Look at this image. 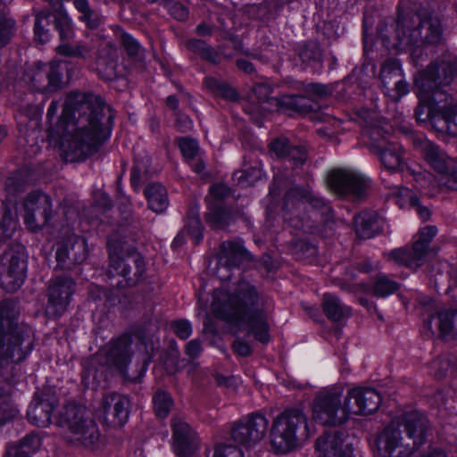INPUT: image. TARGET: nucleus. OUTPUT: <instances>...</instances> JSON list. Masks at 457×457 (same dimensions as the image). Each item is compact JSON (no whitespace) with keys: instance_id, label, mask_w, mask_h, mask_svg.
<instances>
[{"instance_id":"obj_1","label":"nucleus","mask_w":457,"mask_h":457,"mask_svg":"<svg viewBox=\"0 0 457 457\" xmlns=\"http://www.w3.org/2000/svg\"><path fill=\"white\" fill-rule=\"evenodd\" d=\"M114 114L101 96L91 93L71 92L63 104L61 121L71 134L63 144L70 162H79L97 152L111 135Z\"/></svg>"},{"instance_id":"obj_2","label":"nucleus","mask_w":457,"mask_h":457,"mask_svg":"<svg viewBox=\"0 0 457 457\" xmlns=\"http://www.w3.org/2000/svg\"><path fill=\"white\" fill-rule=\"evenodd\" d=\"M20 308L11 299L0 302V427L18 414L12 398V385L6 377L24 361L34 348L31 328L19 322Z\"/></svg>"},{"instance_id":"obj_3","label":"nucleus","mask_w":457,"mask_h":457,"mask_svg":"<svg viewBox=\"0 0 457 457\" xmlns=\"http://www.w3.org/2000/svg\"><path fill=\"white\" fill-rule=\"evenodd\" d=\"M212 309L215 315L228 321H241L248 334L267 344L270 339V320L274 311L272 298L254 285L240 280L233 294L223 289L213 291Z\"/></svg>"},{"instance_id":"obj_4","label":"nucleus","mask_w":457,"mask_h":457,"mask_svg":"<svg viewBox=\"0 0 457 457\" xmlns=\"http://www.w3.org/2000/svg\"><path fill=\"white\" fill-rule=\"evenodd\" d=\"M431 436V423L423 412L404 411L380 432L378 452L382 457H447L441 448L428 445Z\"/></svg>"},{"instance_id":"obj_5","label":"nucleus","mask_w":457,"mask_h":457,"mask_svg":"<svg viewBox=\"0 0 457 457\" xmlns=\"http://www.w3.org/2000/svg\"><path fill=\"white\" fill-rule=\"evenodd\" d=\"M330 210L323 198L309 188L294 187L284 195L282 212L284 220L292 228L304 233L317 234L323 215Z\"/></svg>"},{"instance_id":"obj_6","label":"nucleus","mask_w":457,"mask_h":457,"mask_svg":"<svg viewBox=\"0 0 457 457\" xmlns=\"http://www.w3.org/2000/svg\"><path fill=\"white\" fill-rule=\"evenodd\" d=\"M308 419L297 408L286 409L273 420L270 445L276 453H287L310 437Z\"/></svg>"},{"instance_id":"obj_7","label":"nucleus","mask_w":457,"mask_h":457,"mask_svg":"<svg viewBox=\"0 0 457 457\" xmlns=\"http://www.w3.org/2000/svg\"><path fill=\"white\" fill-rule=\"evenodd\" d=\"M56 422L59 427L67 430L71 442L91 448L99 441L97 425L84 405L74 403L65 404L60 411Z\"/></svg>"},{"instance_id":"obj_8","label":"nucleus","mask_w":457,"mask_h":457,"mask_svg":"<svg viewBox=\"0 0 457 457\" xmlns=\"http://www.w3.org/2000/svg\"><path fill=\"white\" fill-rule=\"evenodd\" d=\"M442 32L438 19L421 20L411 12L400 13L395 24V37L399 45L436 44L441 40Z\"/></svg>"},{"instance_id":"obj_9","label":"nucleus","mask_w":457,"mask_h":457,"mask_svg":"<svg viewBox=\"0 0 457 457\" xmlns=\"http://www.w3.org/2000/svg\"><path fill=\"white\" fill-rule=\"evenodd\" d=\"M348 401L342 386L323 388L313 399L312 417L324 426H341L350 418Z\"/></svg>"},{"instance_id":"obj_10","label":"nucleus","mask_w":457,"mask_h":457,"mask_svg":"<svg viewBox=\"0 0 457 457\" xmlns=\"http://www.w3.org/2000/svg\"><path fill=\"white\" fill-rule=\"evenodd\" d=\"M145 271V264L138 253H110L106 281L112 287H131L140 281Z\"/></svg>"},{"instance_id":"obj_11","label":"nucleus","mask_w":457,"mask_h":457,"mask_svg":"<svg viewBox=\"0 0 457 457\" xmlns=\"http://www.w3.org/2000/svg\"><path fill=\"white\" fill-rule=\"evenodd\" d=\"M457 75V59L445 56L427 67L416 79V85L424 94L431 95L432 100L439 102L437 94L445 93L448 87Z\"/></svg>"},{"instance_id":"obj_12","label":"nucleus","mask_w":457,"mask_h":457,"mask_svg":"<svg viewBox=\"0 0 457 457\" xmlns=\"http://www.w3.org/2000/svg\"><path fill=\"white\" fill-rule=\"evenodd\" d=\"M270 421L261 411L249 413L236 421L230 429L235 444L246 449L254 447L266 436Z\"/></svg>"},{"instance_id":"obj_13","label":"nucleus","mask_w":457,"mask_h":457,"mask_svg":"<svg viewBox=\"0 0 457 457\" xmlns=\"http://www.w3.org/2000/svg\"><path fill=\"white\" fill-rule=\"evenodd\" d=\"M0 262L5 267L1 275L3 287L10 292H15L23 284L27 273V257L25 247L12 243L0 255Z\"/></svg>"},{"instance_id":"obj_14","label":"nucleus","mask_w":457,"mask_h":457,"mask_svg":"<svg viewBox=\"0 0 457 457\" xmlns=\"http://www.w3.org/2000/svg\"><path fill=\"white\" fill-rule=\"evenodd\" d=\"M329 184L340 195L361 199L365 196L370 179L357 171L339 169L329 174Z\"/></svg>"},{"instance_id":"obj_15","label":"nucleus","mask_w":457,"mask_h":457,"mask_svg":"<svg viewBox=\"0 0 457 457\" xmlns=\"http://www.w3.org/2000/svg\"><path fill=\"white\" fill-rule=\"evenodd\" d=\"M74 287L75 282L69 277H58L50 281L46 305V314L48 317L58 318L65 312Z\"/></svg>"},{"instance_id":"obj_16","label":"nucleus","mask_w":457,"mask_h":457,"mask_svg":"<svg viewBox=\"0 0 457 457\" xmlns=\"http://www.w3.org/2000/svg\"><path fill=\"white\" fill-rule=\"evenodd\" d=\"M52 203L49 195L33 192L24 202V220L30 230H37L46 225L51 218Z\"/></svg>"},{"instance_id":"obj_17","label":"nucleus","mask_w":457,"mask_h":457,"mask_svg":"<svg viewBox=\"0 0 457 457\" xmlns=\"http://www.w3.org/2000/svg\"><path fill=\"white\" fill-rule=\"evenodd\" d=\"M174 453L186 457L194 454L199 448L200 439L196 431L184 419H171Z\"/></svg>"},{"instance_id":"obj_18","label":"nucleus","mask_w":457,"mask_h":457,"mask_svg":"<svg viewBox=\"0 0 457 457\" xmlns=\"http://www.w3.org/2000/svg\"><path fill=\"white\" fill-rule=\"evenodd\" d=\"M132 338L129 335H122L112 340L106 349H102L99 355L104 357V364L125 374L126 369L132 356Z\"/></svg>"},{"instance_id":"obj_19","label":"nucleus","mask_w":457,"mask_h":457,"mask_svg":"<svg viewBox=\"0 0 457 457\" xmlns=\"http://www.w3.org/2000/svg\"><path fill=\"white\" fill-rule=\"evenodd\" d=\"M65 241L57 246L56 261L62 269H71L77 263H82L87 257V245L84 238L67 231Z\"/></svg>"},{"instance_id":"obj_20","label":"nucleus","mask_w":457,"mask_h":457,"mask_svg":"<svg viewBox=\"0 0 457 457\" xmlns=\"http://www.w3.org/2000/svg\"><path fill=\"white\" fill-rule=\"evenodd\" d=\"M347 411L354 415H370L376 411L380 403L381 396L378 391L370 387H357L349 390Z\"/></svg>"},{"instance_id":"obj_21","label":"nucleus","mask_w":457,"mask_h":457,"mask_svg":"<svg viewBox=\"0 0 457 457\" xmlns=\"http://www.w3.org/2000/svg\"><path fill=\"white\" fill-rule=\"evenodd\" d=\"M345 437L343 430L328 431L317 438L315 447L322 457H353L352 444L345 443Z\"/></svg>"},{"instance_id":"obj_22","label":"nucleus","mask_w":457,"mask_h":457,"mask_svg":"<svg viewBox=\"0 0 457 457\" xmlns=\"http://www.w3.org/2000/svg\"><path fill=\"white\" fill-rule=\"evenodd\" d=\"M129 400L127 396L116 393L105 395L100 404L104 420L113 426L122 427L129 419Z\"/></svg>"},{"instance_id":"obj_23","label":"nucleus","mask_w":457,"mask_h":457,"mask_svg":"<svg viewBox=\"0 0 457 457\" xmlns=\"http://www.w3.org/2000/svg\"><path fill=\"white\" fill-rule=\"evenodd\" d=\"M29 83L39 92L56 90L61 83V73L55 62L37 64L28 73Z\"/></svg>"},{"instance_id":"obj_24","label":"nucleus","mask_w":457,"mask_h":457,"mask_svg":"<svg viewBox=\"0 0 457 457\" xmlns=\"http://www.w3.org/2000/svg\"><path fill=\"white\" fill-rule=\"evenodd\" d=\"M304 95L287 96L282 100L283 105L290 110L300 113H305L315 111L319 108L318 104L312 96L322 97L328 95V88L326 86L319 83H310L305 87Z\"/></svg>"},{"instance_id":"obj_25","label":"nucleus","mask_w":457,"mask_h":457,"mask_svg":"<svg viewBox=\"0 0 457 457\" xmlns=\"http://www.w3.org/2000/svg\"><path fill=\"white\" fill-rule=\"evenodd\" d=\"M271 92L272 89L269 85L265 83L256 84L253 88V93L257 100V104L252 103L245 107V112L248 113L259 126H261L260 118L266 112H271L273 107L278 106V100L270 97Z\"/></svg>"},{"instance_id":"obj_26","label":"nucleus","mask_w":457,"mask_h":457,"mask_svg":"<svg viewBox=\"0 0 457 457\" xmlns=\"http://www.w3.org/2000/svg\"><path fill=\"white\" fill-rule=\"evenodd\" d=\"M217 258L222 262L239 269L241 266L250 263L253 257L245 247L244 241L240 238L227 240L220 244Z\"/></svg>"},{"instance_id":"obj_27","label":"nucleus","mask_w":457,"mask_h":457,"mask_svg":"<svg viewBox=\"0 0 457 457\" xmlns=\"http://www.w3.org/2000/svg\"><path fill=\"white\" fill-rule=\"evenodd\" d=\"M420 151L427 163L437 173L445 174L451 170L453 160L435 143L422 141Z\"/></svg>"},{"instance_id":"obj_28","label":"nucleus","mask_w":457,"mask_h":457,"mask_svg":"<svg viewBox=\"0 0 457 457\" xmlns=\"http://www.w3.org/2000/svg\"><path fill=\"white\" fill-rule=\"evenodd\" d=\"M433 324L436 327L439 337L457 339V310L439 312L425 321V327L435 334L432 330Z\"/></svg>"},{"instance_id":"obj_29","label":"nucleus","mask_w":457,"mask_h":457,"mask_svg":"<svg viewBox=\"0 0 457 457\" xmlns=\"http://www.w3.org/2000/svg\"><path fill=\"white\" fill-rule=\"evenodd\" d=\"M56 405L57 400L54 396L34 399L27 412L28 420L37 427L46 428L52 422V414Z\"/></svg>"},{"instance_id":"obj_30","label":"nucleus","mask_w":457,"mask_h":457,"mask_svg":"<svg viewBox=\"0 0 457 457\" xmlns=\"http://www.w3.org/2000/svg\"><path fill=\"white\" fill-rule=\"evenodd\" d=\"M373 153L378 156L382 165L389 170H397L403 165V148L396 142L382 140L375 145Z\"/></svg>"},{"instance_id":"obj_31","label":"nucleus","mask_w":457,"mask_h":457,"mask_svg":"<svg viewBox=\"0 0 457 457\" xmlns=\"http://www.w3.org/2000/svg\"><path fill=\"white\" fill-rule=\"evenodd\" d=\"M241 217L244 212L240 210L231 211L219 204H212L205 213V221L213 229H225Z\"/></svg>"},{"instance_id":"obj_32","label":"nucleus","mask_w":457,"mask_h":457,"mask_svg":"<svg viewBox=\"0 0 457 457\" xmlns=\"http://www.w3.org/2000/svg\"><path fill=\"white\" fill-rule=\"evenodd\" d=\"M433 129L439 133L457 136V104L440 106V112L433 119Z\"/></svg>"},{"instance_id":"obj_33","label":"nucleus","mask_w":457,"mask_h":457,"mask_svg":"<svg viewBox=\"0 0 457 457\" xmlns=\"http://www.w3.org/2000/svg\"><path fill=\"white\" fill-rule=\"evenodd\" d=\"M96 71L98 76L106 81L118 78V55L111 48L102 49L96 62Z\"/></svg>"},{"instance_id":"obj_34","label":"nucleus","mask_w":457,"mask_h":457,"mask_svg":"<svg viewBox=\"0 0 457 457\" xmlns=\"http://www.w3.org/2000/svg\"><path fill=\"white\" fill-rule=\"evenodd\" d=\"M150 210L155 213L163 212L169 206L167 189L158 182L148 184L144 190Z\"/></svg>"},{"instance_id":"obj_35","label":"nucleus","mask_w":457,"mask_h":457,"mask_svg":"<svg viewBox=\"0 0 457 457\" xmlns=\"http://www.w3.org/2000/svg\"><path fill=\"white\" fill-rule=\"evenodd\" d=\"M355 232L360 238L374 237L379 228L377 215L370 212H361L354 216Z\"/></svg>"},{"instance_id":"obj_36","label":"nucleus","mask_w":457,"mask_h":457,"mask_svg":"<svg viewBox=\"0 0 457 457\" xmlns=\"http://www.w3.org/2000/svg\"><path fill=\"white\" fill-rule=\"evenodd\" d=\"M322 307L328 319L333 321H340L351 315V308L344 304L337 296L332 294L323 295Z\"/></svg>"},{"instance_id":"obj_37","label":"nucleus","mask_w":457,"mask_h":457,"mask_svg":"<svg viewBox=\"0 0 457 457\" xmlns=\"http://www.w3.org/2000/svg\"><path fill=\"white\" fill-rule=\"evenodd\" d=\"M53 22L61 41L71 40L74 37L72 21L62 7L55 8L53 12Z\"/></svg>"},{"instance_id":"obj_38","label":"nucleus","mask_w":457,"mask_h":457,"mask_svg":"<svg viewBox=\"0 0 457 457\" xmlns=\"http://www.w3.org/2000/svg\"><path fill=\"white\" fill-rule=\"evenodd\" d=\"M262 169L258 162L253 164L245 162L240 170L233 174V179L241 187L252 186L262 178Z\"/></svg>"},{"instance_id":"obj_39","label":"nucleus","mask_w":457,"mask_h":457,"mask_svg":"<svg viewBox=\"0 0 457 457\" xmlns=\"http://www.w3.org/2000/svg\"><path fill=\"white\" fill-rule=\"evenodd\" d=\"M419 98L420 104L415 108L414 112L416 120L420 123L429 122L433 127V119L440 112V106L425 104L424 102L426 101H434L432 100L431 95L424 94L422 91H420Z\"/></svg>"},{"instance_id":"obj_40","label":"nucleus","mask_w":457,"mask_h":457,"mask_svg":"<svg viewBox=\"0 0 457 457\" xmlns=\"http://www.w3.org/2000/svg\"><path fill=\"white\" fill-rule=\"evenodd\" d=\"M298 57L304 67H315L322 62V52L317 42L310 41L298 50Z\"/></svg>"},{"instance_id":"obj_41","label":"nucleus","mask_w":457,"mask_h":457,"mask_svg":"<svg viewBox=\"0 0 457 457\" xmlns=\"http://www.w3.org/2000/svg\"><path fill=\"white\" fill-rule=\"evenodd\" d=\"M418 253H416L412 246L411 250L405 248L393 250L388 253V257L394 260L397 264L418 268L424 262V259Z\"/></svg>"},{"instance_id":"obj_42","label":"nucleus","mask_w":457,"mask_h":457,"mask_svg":"<svg viewBox=\"0 0 457 457\" xmlns=\"http://www.w3.org/2000/svg\"><path fill=\"white\" fill-rule=\"evenodd\" d=\"M379 77L385 90L390 91L391 84L403 77L400 62L395 59H387L381 68Z\"/></svg>"},{"instance_id":"obj_43","label":"nucleus","mask_w":457,"mask_h":457,"mask_svg":"<svg viewBox=\"0 0 457 457\" xmlns=\"http://www.w3.org/2000/svg\"><path fill=\"white\" fill-rule=\"evenodd\" d=\"M203 225L199 217V211L196 206L191 207L188 210L185 230L193 238L195 244L198 245L203 239Z\"/></svg>"},{"instance_id":"obj_44","label":"nucleus","mask_w":457,"mask_h":457,"mask_svg":"<svg viewBox=\"0 0 457 457\" xmlns=\"http://www.w3.org/2000/svg\"><path fill=\"white\" fill-rule=\"evenodd\" d=\"M401 285L385 274L376 277L372 292L375 296L386 297L399 290Z\"/></svg>"},{"instance_id":"obj_45","label":"nucleus","mask_w":457,"mask_h":457,"mask_svg":"<svg viewBox=\"0 0 457 457\" xmlns=\"http://www.w3.org/2000/svg\"><path fill=\"white\" fill-rule=\"evenodd\" d=\"M204 86L216 96L230 101L237 99V93L224 81L215 78H206L204 79Z\"/></svg>"},{"instance_id":"obj_46","label":"nucleus","mask_w":457,"mask_h":457,"mask_svg":"<svg viewBox=\"0 0 457 457\" xmlns=\"http://www.w3.org/2000/svg\"><path fill=\"white\" fill-rule=\"evenodd\" d=\"M204 86L216 96L230 101L237 99V93L224 81L215 78H206L204 79Z\"/></svg>"},{"instance_id":"obj_47","label":"nucleus","mask_w":457,"mask_h":457,"mask_svg":"<svg viewBox=\"0 0 457 457\" xmlns=\"http://www.w3.org/2000/svg\"><path fill=\"white\" fill-rule=\"evenodd\" d=\"M436 233V227L426 226L420 229L418 235V239L413 243L415 252L419 253L418 254H420L424 260L428 253L430 242L435 237Z\"/></svg>"},{"instance_id":"obj_48","label":"nucleus","mask_w":457,"mask_h":457,"mask_svg":"<svg viewBox=\"0 0 457 457\" xmlns=\"http://www.w3.org/2000/svg\"><path fill=\"white\" fill-rule=\"evenodd\" d=\"M53 12L45 10L36 15L34 32L36 39L41 43H46L50 39V34L47 27L50 25Z\"/></svg>"},{"instance_id":"obj_49","label":"nucleus","mask_w":457,"mask_h":457,"mask_svg":"<svg viewBox=\"0 0 457 457\" xmlns=\"http://www.w3.org/2000/svg\"><path fill=\"white\" fill-rule=\"evenodd\" d=\"M149 158L141 161H136L131 170L130 183L135 190H139V187L145 183L149 179Z\"/></svg>"},{"instance_id":"obj_50","label":"nucleus","mask_w":457,"mask_h":457,"mask_svg":"<svg viewBox=\"0 0 457 457\" xmlns=\"http://www.w3.org/2000/svg\"><path fill=\"white\" fill-rule=\"evenodd\" d=\"M16 226L17 222L12 216L11 208L7 204H3L2 217L0 220V242L10 239L16 229Z\"/></svg>"},{"instance_id":"obj_51","label":"nucleus","mask_w":457,"mask_h":457,"mask_svg":"<svg viewBox=\"0 0 457 457\" xmlns=\"http://www.w3.org/2000/svg\"><path fill=\"white\" fill-rule=\"evenodd\" d=\"M15 21L8 10H0V48L6 46L15 31Z\"/></svg>"},{"instance_id":"obj_52","label":"nucleus","mask_w":457,"mask_h":457,"mask_svg":"<svg viewBox=\"0 0 457 457\" xmlns=\"http://www.w3.org/2000/svg\"><path fill=\"white\" fill-rule=\"evenodd\" d=\"M153 403L155 414L159 418H166L173 405V400L170 395L163 390L155 392Z\"/></svg>"},{"instance_id":"obj_53","label":"nucleus","mask_w":457,"mask_h":457,"mask_svg":"<svg viewBox=\"0 0 457 457\" xmlns=\"http://www.w3.org/2000/svg\"><path fill=\"white\" fill-rule=\"evenodd\" d=\"M11 446H15L21 452H23L27 456L35 453L41 446V438L37 434L30 433L24 436L17 443L9 444Z\"/></svg>"},{"instance_id":"obj_54","label":"nucleus","mask_w":457,"mask_h":457,"mask_svg":"<svg viewBox=\"0 0 457 457\" xmlns=\"http://www.w3.org/2000/svg\"><path fill=\"white\" fill-rule=\"evenodd\" d=\"M363 135L370 138L369 147L371 152L375 151V145L382 140L389 141L384 129L378 125H369L363 129Z\"/></svg>"},{"instance_id":"obj_55","label":"nucleus","mask_w":457,"mask_h":457,"mask_svg":"<svg viewBox=\"0 0 457 457\" xmlns=\"http://www.w3.org/2000/svg\"><path fill=\"white\" fill-rule=\"evenodd\" d=\"M180 353L176 342H171L169 348L165 352L163 359L166 369L174 372L177 370L179 362Z\"/></svg>"},{"instance_id":"obj_56","label":"nucleus","mask_w":457,"mask_h":457,"mask_svg":"<svg viewBox=\"0 0 457 457\" xmlns=\"http://www.w3.org/2000/svg\"><path fill=\"white\" fill-rule=\"evenodd\" d=\"M270 151L278 158H286L287 153L293 145L290 144L289 139L286 137H279L272 140L270 145Z\"/></svg>"},{"instance_id":"obj_57","label":"nucleus","mask_w":457,"mask_h":457,"mask_svg":"<svg viewBox=\"0 0 457 457\" xmlns=\"http://www.w3.org/2000/svg\"><path fill=\"white\" fill-rule=\"evenodd\" d=\"M450 367V361L446 357H438L430 364L431 371L436 379H442L445 378Z\"/></svg>"},{"instance_id":"obj_58","label":"nucleus","mask_w":457,"mask_h":457,"mask_svg":"<svg viewBox=\"0 0 457 457\" xmlns=\"http://www.w3.org/2000/svg\"><path fill=\"white\" fill-rule=\"evenodd\" d=\"M179 149L187 159H193L198 154L199 147L195 139L182 137L179 142Z\"/></svg>"},{"instance_id":"obj_59","label":"nucleus","mask_w":457,"mask_h":457,"mask_svg":"<svg viewBox=\"0 0 457 457\" xmlns=\"http://www.w3.org/2000/svg\"><path fill=\"white\" fill-rule=\"evenodd\" d=\"M286 158L292 162L295 167H299L303 165L307 159L306 149L302 145H293Z\"/></svg>"},{"instance_id":"obj_60","label":"nucleus","mask_w":457,"mask_h":457,"mask_svg":"<svg viewBox=\"0 0 457 457\" xmlns=\"http://www.w3.org/2000/svg\"><path fill=\"white\" fill-rule=\"evenodd\" d=\"M120 42L129 56L134 57L139 54L141 46L130 35L122 32L120 34Z\"/></svg>"},{"instance_id":"obj_61","label":"nucleus","mask_w":457,"mask_h":457,"mask_svg":"<svg viewBox=\"0 0 457 457\" xmlns=\"http://www.w3.org/2000/svg\"><path fill=\"white\" fill-rule=\"evenodd\" d=\"M234 269H237V268L230 265V263L222 262V260H220V258H218V262H217L216 268L214 270V275L220 281H228L233 276Z\"/></svg>"},{"instance_id":"obj_62","label":"nucleus","mask_w":457,"mask_h":457,"mask_svg":"<svg viewBox=\"0 0 457 457\" xmlns=\"http://www.w3.org/2000/svg\"><path fill=\"white\" fill-rule=\"evenodd\" d=\"M213 457H244L243 452L235 445H220L215 447Z\"/></svg>"},{"instance_id":"obj_63","label":"nucleus","mask_w":457,"mask_h":457,"mask_svg":"<svg viewBox=\"0 0 457 457\" xmlns=\"http://www.w3.org/2000/svg\"><path fill=\"white\" fill-rule=\"evenodd\" d=\"M410 91L409 84L403 77L391 84L390 91H387L394 100L397 101Z\"/></svg>"},{"instance_id":"obj_64","label":"nucleus","mask_w":457,"mask_h":457,"mask_svg":"<svg viewBox=\"0 0 457 457\" xmlns=\"http://www.w3.org/2000/svg\"><path fill=\"white\" fill-rule=\"evenodd\" d=\"M317 253L315 245L304 241H299L295 248V255L298 259H304L309 256H313Z\"/></svg>"}]
</instances>
